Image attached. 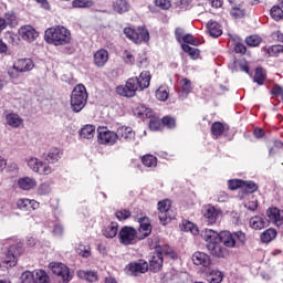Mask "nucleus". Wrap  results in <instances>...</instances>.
Segmentation results:
<instances>
[{
    "instance_id": "obj_1",
    "label": "nucleus",
    "mask_w": 283,
    "mask_h": 283,
    "mask_svg": "<svg viewBox=\"0 0 283 283\" xmlns=\"http://www.w3.org/2000/svg\"><path fill=\"white\" fill-rule=\"evenodd\" d=\"M44 39L51 45H67L72 42V33L63 25H55L45 30Z\"/></svg>"
},
{
    "instance_id": "obj_2",
    "label": "nucleus",
    "mask_w": 283,
    "mask_h": 283,
    "mask_svg": "<svg viewBox=\"0 0 283 283\" xmlns=\"http://www.w3.org/2000/svg\"><path fill=\"white\" fill-rule=\"evenodd\" d=\"M87 88H85V85L77 84L71 94V108L75 114H78L85 107L87 104Z\"/></svg>"
},
{
    "instance_id": "obj_3",
    "label": "nucleus",
    "mask_w": 283,
    "mask_h": 283,
    "mask_svg": "<svg viewBox=\"0 0 283 283\" xmlns=\"http://www.w3.org/2000/svg\"><path fill=\"white\" fill-rule=\"evenodd\" d=\"M247 240V235L242 231L231 233L229 231H221L219 233V242H222L228 249L240 247Z\"/></svg>"
},
{
    "instance_id": "obj_4",
    "label": "nucleus",
    "mask_w": 283,
    "mask_h": 283,
    "mask_svg": "<svg viewBox=\"0 0 283 283\" xmlns=\"http://www.w3.org/2000/svg\"><path fill=\"white\" fill-rule=\"evenodd\" d=\"M124 34L126 39H129V41H133V43H136L137 45L149 41V31H147L145 27H139L137 30L127 27L124 29Z\"/></svg>"
},
{
    "instance_id": "obj_5",
    "label": "nucleus",
    "mask_w": 283,
    "mask_h": 283,
    "mask_svg": "<svg viewBox=\"0 0 283 283\" xmlns=\"http://www.w3.org/2000/svg\"><path fill=\"white\" fill-rule=\"evenodd\" d=\"M118 240L124 247H129L130 244H136L142 239L134 227L124 226L118 232Z\"/></svg>"
},
{
    "instance_id": "obj_6",
    "label": "nucleus",
    "mask_w": 283,
    "mask_h": 283,
    "mask_svg": "<svg viewBox=\"0 0 283 283\" xmlns=\"http://www.w3.org/2000/svg\"><path fill=\"white\" fill-rule=\"evenodd\" d=\"M97 143L98 145H106V147H112L118 143V134L116 132L109 130L107 127H99L97 129Z\"/></svg>"
},
{
    "instance_id": "obj_7",
    "label": "nucleus",
    "mask_w": 283,
    "mask_h": 283,
    "mask_svg": "<svg viewBox=\"0 0 283 283\" xmlns=\"http://www.w3.org/2000/svg\"><path fill=\"white\" fill-rule=\"evenodd\" d=\"M140 91V84L138 82V77H130L127 80L125 86H117L116 92L119 96H126L127 98H132L136 96V92Z\"/></svg>"
},
{
    "instance_id": "obj_8",
    "label": "nucleus",
    "mask_w": 283,
    "mask_h": 283,
    "mask_svg": "<svg viewBox=\"0 0 283 283\" xmlns=\"http://www.w3.org/2000/svg\"><path fill=\"white\" fill-rule=\"evenodd\" d=\"M29 169H32L34 174H40V176H50L54 169H52V166L49 165L45 161H42L41 159L36 157H31L27 163Z\"/></svg>"
},
{
    "instance_id": "obj_9",
    "label": "nucleus",
    "mask_w": 283,
    "mask_h": 283,
    "mask_svg": "<svg viewBox=\"0 0 283 283\" xmlns=\"http://www.w3.org/2000/svg\"><path fill=\"white\" fill-rule=\"evenodd\" d=\"M49 269H51L54 275H57L60 283H69L70 280H72V275H70V268L63 263L52 262L49 264Z\"/></svg>"
},
{
    "instance_id": "obj_10",
    "label": "nucleus",
    "mask_w": 283,
    "mask_h": 283,
    "mask_svg": "<svg viewBox=\"0 0 283 283\" xmlns=\"http://www.w3.org/2000/svg\"><path fill=\"white\" fill-rule=\"evenodd\" d=\"M158 218L161 224H167L175 218L174 212L171 211V201L169 199H165L158 202Z\"/></svg>"
},
{
    "instance_id": "obj_11",
    "label": "nucleus",
    "mask_w": 283,
    "mask_h": 283,
    "mask_svg": "<svg viewBox=\"0 0 283 283\" xmlns=\"http://www.w3.org/2000/svg\"><path fill=\"white\" fill-rule=\"evenodd\" d=\"M23 249L20 245H11L8 249L4 261L1 262L0 266H4L6 269H10L12 266H17V260L19 255H21Z\"/></svg>"
},
{
    "instance_id": "obj_12",
    "label": "nucleus",
    "mask_w": 283,
    "mask_h": 283,
    "mask_svg": "<svg viewBox=\"0 0 283 283\" xmlns=\"http://www.w3.org/2000/svg\"><path fill=\"white\" fill-rule=\"evenodd\" d=\"M125 271L128 275L136 277L140 275V273H147V271H149V263H147V261L139 260L137 262L129 263Z\"/></svg>"
},
{
    "instance_id": "obj_13",
    "label": "nucleus",
    "mask_w": 283,
    "mask_h": 283,
    "mask_svg": "<svg viewBox=\"0 0 283 283\" xmlns=\"http://www.w3.org/2000/svg\"><path fill=\"white\" fill-rule=\"evenodd\" d=\"M203 218L207 220L208 224H216L218 218L222 216V210L208 205L203 208Z\"/></svg>"
},
{
    "instance_id": "obj_14",
    "label": "nucleus",
    "mask_w": 283,
    "mask_h": 283,
    "mask_svg": "<svg viewBox=\"0 0 283 283\" xmlns=\"http://www.w3.org/2000/svg\"><path fill=\"white\" fill-rule=\"evenodd\" d=\"M18 34L22 41H28V43H32L39 38V32H36V29H34L32 25L21 27L18 31Z\"/></svg>"
},
{
    "instance_id": "obj_15",
    "label": "nucleus",
    "mask_w": 283,
    "mask_h": 283,
    "mask_svg": "<svg viewBox=\"0 0 283 283\" xmlns=\"http://www.w3.org/2000/svg\"><path fill=\"white\" fill-rule=\"evenodd\" d=\"M266 217L269 218L268 222H272V224H276V227L283 226V210L270 208L266 210Z\"/></svg>"
},
{
    "instance_id": "obj_16",
    "label": "nucleus",
    "mask_w": 283,
    "mask_h": 283,
    "mask_svg": "<svg viewBox=\"0 0 283 283\" xmlns=\"http://www.w3.org/2000/svg\"><path fill=\"white\" fill-rule=\"evenodd\" d=\"M17 207L20 211H36L40 203L34 199L22 198L17 201Z\"/></svg>"
},
{
    "instance_id": "obj_17",
    "label": "nucleus",
    "mask_w": 283,
    "mask_h": 283,
    "mask_svg": "<svg viewBox=\"0 0 283 283\" xmlns=\"http://www.w3.org/2000/svg\"><path fill=\"white\" fill-rule=\"evenodd\" d=\"M217 241L214 243H209L207 245L209 253H211L214 258H227L229 255V250L224 248L222 244Z\"/></svg>"
},
{
    "instance_id": "obj_18",
    "label": "nucleus",
    "mask_w": 283,
    "mask_h": 283,
    "mask_svg": "<svg viewBox=\"0 0 283 283\" xmlns=\"http://www.w3.org/2000/svg\"><path fill=\"white\" fill-rule=\"evenodd\" d=\"M14 70L23 74V72H31L34 70V62L31 59H19L13 63Z\"/></svg>"
},
{
    "instance_id": "obj_19",
    "label": "nucleus",
    "mask_w": 283,
    "mask_h": 283,
    "mask_svg": "<svg viewBox=\"0 0 283 283\" xmlns=\"http://www.w3.org/2000/svg\"><path fill=\"white\" fill-rule=\"evenodd\" d=\"M151 233V222L149 218L144 217L139 219V240H145Z\"/></svg>"
},
{
    "instance_id": "obj_20",
    "label": "nucleus",
    "mask_w": 283,
    "mask_h": 283,
    "mask_svg": "<svg viewBox=\"0 0 283 283\" xmlns=\"http://www.w3.org/2000/svg\"><path fill=\"white\" fill-rule=\"evenodd\" d=\"M109 61V52L105 49H99L94 53V63L96 67H105V64Z\"/></svg>"
},
{
    "instance_id": "obj_21",
    "label": "nucleus",
    "mask_w": 283,
    "mask_h": 283,
    "mask_svg": "<svg viewBox=\"0 0 283 283\" xmlns=\"http://www.w3.org/2000/svg\"><path fill=\"white\" fill-rule=\"evenodd\" d=\"M19 189L22 191H32L36 187V179L32 177H22L17 182Z\"/></svg>"
},
{
    "instance_id": "obj_22",
    "label": "nucleus",
    "mask_w": 283,
    "mask_h": 283,
    "mask_svg": "<svg viewBox=\"0 0 283 283\" xmlns=\"http://www.w3.org/2000/svg\"><path fill=\"white\" fill-rule=\"evenodd\" d=\"M192 262L197 266H210L211 258L205 252H195L192 255Z\"/></svg>"
},
{
    "instance_id": "obj_23",
    "label": "nucleus",
    "mask_w": 283,
    "mask_h": 283,
    "mask_svg": "<svg viewBox=\"0 0 283 283\" xmlns=\"http://www.w3.org/2000/svg\"><path fill=\"white\" fill-rule=\"evenodd\" d=\"M163 253L156 252L149 260V270L153 271V273H158V271L163 269Z\"/></svg>"
},
{
    "instance_id": "obj_24",
    "label": "nucleus",
    "mask_w": 283,
    "mask_h": 283,
    "mask_svg": "<svg viewBox=\"0 0 283 283\" xmlns=\"http://www.w3.org/2000/svg\"><path fill=\"white\" fill-rule=\"evenodd\" d=\"M136 134L132 127L122 126L117 128V139L118 140H134Z\"/></svg>"
},
{
    "instance_id": "obj_25",
    "label": "nucleus",
    "mask_w": 283,
    "mask_h": 283,
    "mask_svg": "<svg viewBox=\"0 0 283 283\" xmlns=\"http://www.w3.org/2000/svg\"><path fill=\"white\" fill-rule=\"evenodd\" d=\"M207 30L208 34L212 36V39H218V36H222V27L220 25V23L213 20H210L207 23Z\"/></svg>"
},
{
    "instance_id": "obj_26",
    "label": "nucleus",
    "mask_w": 283,
    "mask_h": 283,
    "mask_svg": "<svg viewBox=\"0 0 283 283\" xmlns=\"http://www.w3.org/2000/svg\"><path fill=\"white\" fill-rule=\"evenodd\" d=\"M201 238L208 242V244H213L220 242V233L211 229H206L201 232Z\"/></svg>"
},
{
    "instance_id": "obj_27",
    "label": "nucleus",
    "mask_w": 283,
    "mask_h": 283,
    "mask_svg": "<svg viewBox=\"0 0 283 283\" xmlns=\"http://www.w3.org/2000/svg\"><path fill=\"white\" fill-rule=\"evenodd\" d=\"M250 227H252V229H255L256 231H260L264 229V227H269V220L260 216L252 217L250 219Z\"/></svg>"
},
{
    "instance_id": "obj_28",
    "label": "nucleus",
    "mask_w": 283,
    "mask_h": 283,
    "mask_svg": "<svg viewBox=\"0 0 283 283\" xmlns=\"http://www.w3.org/2000/svg\"><path fill=\"white\" fill-rule=\"evenodd\" d=\"M95 134H96V126L92 124H86L80 130L81 138H86V140H92Z\"/></svg>"
},
{
    "instance_id": "obj_29",
    "label": "nucleus",
    "mask_w": 283,
    "mask_h": 283,
    "mask_svg": "<svg viewBox=\"0 0 283 283\" xmlns=\"http://www.w3.org/2000/svg\"><path fill=\"white\" fill-rule=\"evenodd\" d=\"M6 120H7V125H9V127H21L23 125V118H21V116H19L18 114L14 113H10L6 116Z\"/></svg>"
},
{
    "instance_id": "obj_30",
    "label": "nucleus",
    "mask_w": 283,
    "mask_h": 283,
    "mask_svg": "<svg viewBox=\"0 0 283 283\" xmlns=\"http://www.w3.org/2000/svg\"><path fill=\"white\" fill-rule=\"evenodd\" d=\"M63 156V151L60 148H51L45 156V160L54 165V163H59L61 157Z\"/></svg>"
},
{
    "instance_id": "obj_31",
    "label": "nucleus",
    "mask_w": 283,
    "mask_h": 283,
    "mask_svg": "<svg viewBox=\"0 0 283 283\" xmlns=\"http://www.w3.org/2000/svg\"><path fill=\"white\" fill-rule=\"evenodd\" d=\"M138 78V83L140 85V92L142 90H147L149 87V84L151 83V73L149 71H144L140 73Z\"/></svg>"
},
{
    "instance_id": "obj_32",
    "label": "nucleus",
    "mask_w": 283,
    "mask_h": 283,
    "mask_svg": "<svg viewBox=\"0 0 283 283\" xmlns=\"http://www.w3.org/2000/svg\"><path fill=\"white\" fill-rule=\"evenodd\" d=\"M113 10L118 14L129 12V2H127V0H116L113 3Z\"/></svg>"
},
{
    "instance_id": "obj_33",
    "label": "nucleus",
    "mask_w": 283,
    "mask_h": 283,
    "mask_svg": "<svg viewBox=\"0 0 283 283\" xmlns=\"http://www.w3.org/2000/svg\"><path fill=\"white\" fill-rule=\"evenodd\" d=\"M76 275L81 280H86V282H96L98 280V275L96 274V272L92 271L80 270L76 272Z\"/></svg>"
},
{
    "instance_id": "obj_34",
    "label": "nucleus",
    "mask_w": 283,
    "mask_h": 283,
    "mask_svg": "<svg viewBox=\"0 0 283 283\" xmlns=\"http://www.w3.org/2000/svg\"><path fill=\"white\" fill-rule=\"evenodd\" d=\"M179 87L182 96H189V94H191V90H193V87L191 86V80L187 77L180 80Z\"/></svg>"
},
{
    "instance_id": "obj_35",
    "label": "nucleus",
    "mask_w": 283,
    "mask_h": 283,
    "mask_svg": "<svg viewBox=\"0 0 283 283\" xmlns=\"http://www.w3.org/2000/svg\"><path fill=\"white\" fill-rule=\"evenodd\" d=\"M118 234V223L112 222L103 230V235L113 239Z\"/></svg>"
},
{
    "instance_id": "obj_36",
    "label": "nucleus",
    "mask_w": 283,
    "mask_h": 283,
    "mask_svg": "<svg viewBox=\"0 0 283 283\" xmlns=\"http://www.w3.org/2000/svg\"><path fill=\"white\" fill-rule=\"evenodd\" d=\"M181 231L189 232L192 235H198L200 233V230L198 229V226H196L191 221H184L182 226H181Z\"/></svg>"
},
{
    "instance_id": "obj_37",
    "label": "nucleus",
    "mask_w": 283,
    "mask_h": 283,
    "mask_svg": "<svg viewBox=\"0 0 283 283\" xmlns=\"http://www.w3.org/2000/svg\"><path fill=\"white\" fill-rule=\"evenodd\" d=\"M135 114L140 118H149L151 116V108L146 107L145 104H139L135 108Z\"/></svg>"
},
{
    "instance_id": "obj_38",
    "label": "nucleus",
    "mask_w": 283,
    "mask_h": 283,
    "mask_svg": "<svg viewBox=\"0 0 283 283\" xmlns=\"http://www.w3.org/2000/svg\"><path fill=\"white\" fill-rule=\"evenodd\" d=\"M224 275L219 270H211L208 275V282L210 283H221Z\"/></svg>"
},
{
    "instance_id": "obj_39",
    "label": "nucleus",
    "mask_w": 283,
    "mask_h": 283,
    "mask_svg": "<svg viewBox=\"0 0 283 283\" xmlns=\"http://www.w3.org/2000/svg\"><path fill=\"white\" fill-rule=\"evenodd\" d=\"M276 235L277 231H275V229H268L261 233V241L265 243L272 242V240H275Z\"/></svg>"
},
{
    "instance_id": "obj_40",
    "label": "nucleus",
    "mask_w": 283,
    "mask_h": 283,
    "mask_svg": "<svg viewBox=\"0 0 283 283\" xmlns=\"http://www.w3.org/2000/svg\"><path fill=\"white\" fill-rule=\"evenodd\" d=\"M227 129V125L220 123V122H214L211 126V133L214 135L217 138L218 136H222L224 134V130Z\"/></svg>"
},
{
    "instance_id": "obj_41",
    "label": "nucleus",
    "mask_w": 283,
    "mask_h": 283,
    "mask_svg": "<svg viewBox=\"0 0 283 283\" xmlns=\"http://www.w3.org/2000/svg\"><path fill=\"white\" fill-rule=\"evenodd\" d=\"M36 283H50V276L43 270H36L33 272Z\"/></svg>"
},
{
    "instance_id": "obj_42",
    "label": "nucleus",
    "mask_w": 283,
    "mask_h": 283,
    "mask_svg": "<svg viewBox=\"0 0 283 283\" xmlns=\"http://www.w3.org/2000/svg\"><path fill=\"white\" fill-rule=\"evenodd\" d=\"M266 80V73L262 67H256L255 74L253 76V82L258 83V85H264V81Z\"/></svg>"
},
{
    "instance_id": "obj_43",
    "label": "nucleus",
    "mask_w": 283,
    "mask_h": 283,
    "mask_svg": "<svg viewBox=\"0 0 283 283\" xmlns=\"http://www.w3.org/2000/svg\"><path fill=\"white\" fill-rule=\"evenodd\" d=\"M157 253H161V258L163 255H166V258H169L170 260H176V258H178L176 251L169 248V245H164L160 250L157 249Z\"/></svg>"
},
{
    "instance_id": "obj_44",
    "label": "nucleus",
    "mask_w": 283,
    "mask_h": 283,
    "mask_svg": "<svg viewBox=\"0 0 283 283\" xmlns=\"http://www.w3.org/2000/svg\"><path fill=\"white\" fill-rule=\"evenodd\" d=\"M4 21L7 25H10V28H17L19 25V21L17 20V14H14L13 12L6 13Z\"/></svg>"
},
{
    "instance_id": "obj_45",
    "label": "nucleus",
    "mask_w": 283,
    "mask_h": 283,
    "mask_svg": "<svg viewBox=\"0 0 283 283\" xmlns=\"http://www.w3.org/2000/svg\"><path fill=\"white\" fill-rule=\"evenodd\" d=\"M184 52H187L190 56V59H198V56H200V50L196 49V48H191L189 46V44H182L181 45Z\"/></svg>"
},
{
    "instance_id": "obj_46",
    "label": "nucleus",
    "mask_w": 283,
    "mask_h": 283,
    "mask_svg": "<svg viewBox=\"0 0 283 283\" xmlns=\"http://www.w3.org/2000/svg\"><path fill=\"white\" fill-rule=\"evenodd\" d=\"M156 98L158 101H167L169 98V88L167 86H160L156 91Z\"/></svg>"
},
{
    "instance_id": "obj_47",
    "label": "nucleus",
    "mask_w": 283,
    "mask_h": 283,
    "mask_svg": "<svg viewBox=\"0 0 283 283\" xmlns=\"http://www.w3.org/2000/svg\"><path fill=\"white\" fill-rule=\"evenodd\" d=\"M142 163L145 167H156V165H158V159L153 155H146L142 158Z\"/></svg>"
},
{
    "instance_id": "obj_48",
    "label": "nucleus",
    "mask_w": 283,
    "mask_h": 283,
    "mask_svg": "<svg viewBox=\"0 0 283 283\" xmlns=\"http://www.w3.org/2000/svg\"><path fill=\"white\" fill-rule=\"evenodd\" d=\"M94 6V1L92 0H73L72 7L73 8H92Z\"/></svg>"
},
{
    "instance_id": "obj_49",
    "label": "nucleus",
    "mask_w": 283,
    "mask_h": 283,
    "mask_svg": "<svg viewBox=\"0 0 283 283\" xmlns=\"http://www.w3.org/2000/svg\"><path fill=\"white\" fill-rule=\"evenodd\" d=\"M270 14L274 21H281L283 19V10L279 6L272 7Z\"/></svg>"
},
{
    "instance_id": "obj_50",
    "label": "nucleus",
    "mask_w": 283,
    "mask_h": 283,
    "mask_svg": "<svg viewBox=\"0 0 283 283\" xmlns=\"http://www.w3.org/2000/svg\"><path fill=\"white\" fill-rule=\"evenodd\" d=\"M51 191H52V188L48 182L41 184L36 189L38 196H48L51 193Z\"/></svg>"
},
{
    "instance_id": "obj_51",
    "label": "nucleus",
    "mask_w": 283,
    "mask_h": 283,
    "mask_svg": "<svg viewBox=\"0 0 283 283\" xmlns=\"http://www.w3.org/2000/svg\"><path fill=\"white\" fill-rule=\"evenodd\" d=\"M245 43L250 48H258V45H260V43H262V39L258 35H250L245 39Z\"/></svg>"
},
{
    "instance_id": "obj_52",
    "label": "nucleus",
    "mask_w": 283,
    "mask_h": 283,
    "mask_svg": "<svg viewBox=\"0 0 283 283\" xmlns=\"http://www.w3.org/2000/svg\"><path fill=\"white\" fill-rule=\"evenodd\" d=\"M242 189H244L248 193H255V191H258V184L253 181H243Z\"/></svg>"
},
{
    "instance_id": "obj_53",
    "label": "nucleus",
    "mask_w": 283,
    "mask_h": 283,
    "mask_svg": "<svg viewBox=\"0 0 283 283\" xmlns=\"http://www.w3.org/2000/svg\"><path fill=\"white\" fill-rule=\"evenodd\" d=\"M269 56H277L279 54H283V45L276 44L272 45L268 49Z\"/></svg>"
},
{
    "instance_id": "obj_54",
    "label": "nucleus",
    "mask_w": 283,
    "mask_h": 283,
    "mask_svg": "<svg viewBox=\"0 0 283 283\" xmlns=\"http://www.w3.org/2000/svg\"><path fill=\"white\" fill-rule=\"evenodd\" d=\"M230 14L233 17V19H243L247 12L240 7H233L230 11Z\"/></svg>"
},
{
    "instance_id": "obj_55",
    "label": "nucleus",
    "mask_w": 283,
    "mask_h": 283,
    "mask_svg": "<svg viewBox=\"0 0 283 283\" xmlns=\"http://www.w3.org/2000/svg\"><path fill=\"white\" fill-rule=\"evenodd\" d=\"M242 185H244V180L232 179V180L228 181V187L232 191L235 190V189H242Z\"/></svg>"
},
{
    "instance_id": "obj_56",
    "label": "nucleus",
    "mask_w": 283,
    "mask_h": 283,
    "mask_svg": "<svg viewBox=\"0 0 283 283\" xmlns=\"http://www.w3.org/2000/svg\"><path fill=\"white\" fill-rule=\"evenodd\" d=\"M163 125H165L166 127H168V129H174V127H176V119L174 117H163L161 119Z\"/></svg>"
},
{
    "instance_id": "obj_57",
    "label": "nucleus",
    "mask_w": 283,
    "mask_h": 283,
    "mask_svg": "<svg viewBox=\"0 0 283 283\" xmlns=\"http://www.w3.org/2000/svg\"><path fill=\"white\" fill-rule=\"evenodd\" d=\"M155 6L161 8V10H169L171 8V2L169 0H155Z\"/></svg>"
},
{
    "instance_id": "obj_58",
    "label": "nucleus",
    "mask_w": 283,
    "mask_h": 283,
    "mask_svg": "<svg viewBox=\"0 0 283 283\" xmlns=\"http://www.w3.org/2000/svg\"><path fill=\"white\" fill-rule=\"evenodd\" d=\"M115 216L118 220H127V218L132 216V212H129L128 210L122 209L117 211Z\"/></svg>"
},
{
    "instance_id": "obj_59",
    "label": "nucleus",
    "mask_w": 283,
    "mask_h": 283,
    "mask_svg": "<svg viewBox=\"0 0 283 283\" xmlns=\"http://www.w3.org/2000/svg\"><path fill=\"white\" fill-rule=\"evenodd\" d=\"M177 6L181 9V11L189 10L191 8V0H180L177 2Z\"/></svg>"
},
{
    "instance_id": "obj_60",
    "label": "nucleus",
    "mask_w": 283,
    "mask_h": 283,
    "mask_svg": "<svg viewBox=\"0 0 283 283\" xmlns=\"http://www.w3.org/2000/svg\"><path fill=\"white\" fill-rule=\"evenodd\" d=\"M124 61L127 63V65H134L135 59L134 55L129 51L124 52Z\"/></svg>"
},
{
    "instance_id": "obj_61",
    "label": "nucleus",
    "mask_w": 283,
    "mask_h": 283,
    "mask_svg": "<svg viewBox=\"0 0 283 283\" xmlns=\"http://www.w3.org/2000/svg\"><path fill=\"white\" fill-rule=\"evenodd\" d=\"M77 253L82 255V258H90V255H92V248L83 247V249H78Z\"/></svg>"
},
{
    "instance_id": "obj_62",
    "label": "nucleus",
    "mask_w": 283,
    "mask_h": 283,
    "mask_svg": "<svg viewBox=\"0 0 283 283\" xmlns=\"http://www.w3.org/2000/svg\"><path fill=\"white\" fill-rule=\"evenodd\" d=\"M182 41L184 43H189L190 45H198V41L191 34L184 35Z\"/></svg>"
},
{
    "instance_id": "obj_63",
    "label": "nucleus",
    "mask_w": 283,
    "mask_h": 283,
    "mask_svg": "<svg viewBox=\"0 0 283 283\" xmlns=\"http://www.w3.org/2000/svg\"><path fill=\"white\" fill-rule=\"evenodd\" d=\"M19 74H21V72L20 71H17V69H14V64L12 65V67H10L9 70H8V76L10 77V78H19Z\"/></svg>"
},
{
    "instance_id": "obj_64",
    "label": "nucleus",
    "mask_w": 283,
    "mask_h": 283,
    "mask_svg": "<svg viewBox=\"0 0 283 283\" xmlns=\"http://www.w3.org/2000/svg\"><path fill=\"white\" fill-rule=\"evenodd\" d=\"M149 129H151V132H158V129H160V122L151 119L149 123Z\"/></svg>"
}]
</instances>
